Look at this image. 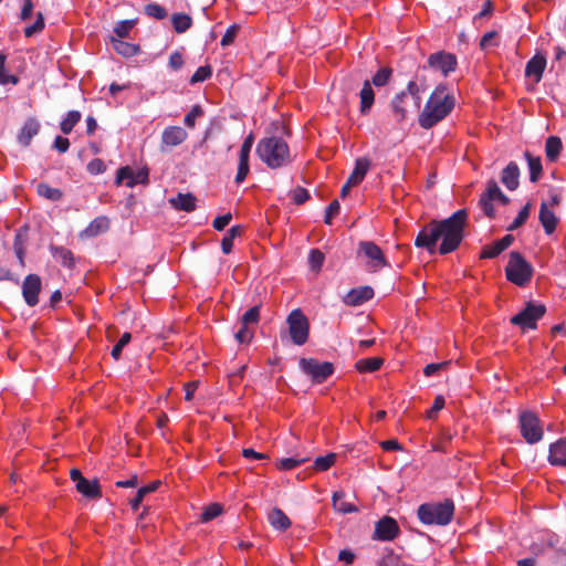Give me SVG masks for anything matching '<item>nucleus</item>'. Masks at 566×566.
I'll list each match as a JSON object with an SVG mask.
<instances>
[{
  "mask_svg": "<svg viewBox=\"0 0 566 566\" xmlns=\"http://www.w3.org/2000/svg\"><path fill=\"white\" fill-rule=\"evenodd\" d=\"M446 91L447 86L440 84L431 93L421 114L419 115L418 120L422 128H432L452 112L455 101L454 97Z\"/></svg>",
  "mask_w": 566,
  "mask_h": 566,
  "instance_id": "f03ea898",
  "label": "nucleus"
},
{
  "mask_svg": "<svg viewBox=\"0 0 566 566\" xmlns=\"http://www.w3.org/2000/svg\"><path fill=\"white\" fill-rule=\"evenodd\" d=\"M40 127H41V125L36 118H33V117L28 118L24 122V124L18 135L19 143L24 147L29 146L32 138L39 134Z\"/></svg>",
  "mask_w": 566,
  "mask_h": 566,
  "instance_id": "b1692460",
  "label": "nucleus"
},
{
  "mask_svg": "<svg viewBox=\"0 0 566 566\" xmlns=\"http://www.w3.org/2000/svg\"><path fill=\"white\" fill-rule=\"evenodd\" d=\"M212 75V67L210 65H203L197 69L193 75L190 78L191 84H196L199 82H205Z\"/></svg>",
  "mask_w": 566,
  "mask_h": 566,
  "instance_id": "864d4df0",
  "label": "nucleus"
},
{
  "mask_svg": "<svg viewBox=\"0 0 566 566\" xmlns=\"http://www.w3.org/2000/svg\"><path fill=\"white\" fill-rule=\"evenodd\" d=\"M336 461L335 453H328L324 457H317L314 461V468L317 471H326L328 470Z\"/></svg>",
  "mask_w": 566,
  "mask_h": 566,
  "instance_id": "49530a36",
  "label": "nucleus"
},
{
  "mask_svg": "<svg viewBox=\"0 0 566 566\" xmlns=\"http://www.w3.org/2000/svg\"><path fill=\"white\" fill-rule=\"evenodd\" d=\"M289 333L292 342L297 345H304L308 339L310 323L307 317L303 314L300 308L293 310L287 318Z\"/></svg>",
  "mask_w": 566,
  "mask_h": 566,
  "instance_id": "6e6552de",
  "label": "nucleus"
},
{
  "mask_svg": "<svg viewBox=\"0 0 566 566\" xmlns=\"http://www.w3.org/2000/svg\"><path fill=\"white\" fill-rule=\"evenodd\" d=\"M300 368L311 377L314 384L324 382L334 373V365L329 361H318L315 358H301Z\"/></svg>",
  "mask_w": 566,
  "mask_h": 566,
  "instance_id": "9d476101",
  "label": "nucleus"
},
{
  "mask_svg": "<svg viewBox=\"0 0 566 566\" xmlns=\"http://www.w3.org/2000/svg\"><path fill=\"white\" fill-rule=\"evenodd\" d=\"M532 203L527 202L521 211L517 213L516 218L513 222L506 228L507 231H514L521 228L528 219L531 212Z\"/></svg>",
  "mask_w": 566,
  "mask_h": 566,
  "instance_id": "ea45409f",
  "label": "nucleus"
},
{
  "mask_svg": "<svg viewBox=\"0 0 566 566\" xmlns=\"http://www.w3.org/2000/svg\"><path fill=\"white\" fill-rule=\"evenodd\" d=\"M344 497H345V493L343 491L334 492V494L332 496L334 509L337 512L343 513V514L358 512V507L356 505H354L353 503H348V502L344 501Z\"/></svg>",
  "mask_w": 566,
  "mask_h": 566,
  "instance_id": "473e14b6",
  "label": "nucleus"
},
{
  "mask_svg": "<svg viewBox=\"0 0 566 566\" xmlns=\"http://www.w3.org/2000/svg\"><path fill=\"white\" fill-rule=\"evenodd\" d=\"M148 169L146 168L134 171L129 166H124L117 170L115 184L119 186L125 181L126 187L133 188L138 184H148Z\"/></svg>",
  "mask_w": 566,
  "mask_h": 566,
  "instance_id": "f8f14e48",
  "label": "nucleus"
},
{
  "mask_svg": "<svg viewBox=\"0 0 566 566\" xmlns=\"http://www.w3.org/2000/svg\"><path fill=\"white\" fill-rule=\"evenodd\" d=\"M538 219L544 228L546 234H552L556 230L558 218L555 212L548 207L547 202H542L539 208Z\"/></svg>",
  "mask_w": 566,
  "mask_h": 566,
  "instance_id": "412c9836",
  "label": "nucleus"
},
{
  "mask_svg": "<svg viewBox=\"0 0 566 566\" xmlns=\"http://www.w3.org/2000/svg\"><path fill=\"white\" fill-rule=\"evenodd\" d=\"M409 104V97L405 91L397 93L392 97L390 106L398 123H401L407 117Z\"/></svg>",
  "mask_w": 566,
  "mask_h": 566,
  "instance_id": "4be33fe9",
  "label": "nucleus"
},
{
  "mask_svg": "<svg viewBox=\"0 0 566 566\" xmlns=\"http://www.w3.org/2000/svg\"><path fill=\"white\" fill-rule=\"evenodd\" d=\"M42 289V281L38 274H28L22 283V295L24 302L33 307L39 303V293Z\"/></svg>",
  "mask_w": 566,
  "mask_h": 566,
  "instance_id": "2eb2a0df",
  "label": "nucleus"
},
{
  "mask_svg": "<svg viewBox=\"0 0 566 566\" xmlns=\"http://www.w3.org/2000/svg\"><path fill=\"white\" fill-rule=\"evenodd\" d=\"M222 513V506L218 503L210 504L207 506L200 515V521L206 523L216 517H218Z\"/></svg>",
  "mask_w": 566,
  "mask_h": 566,
  "instance_id": "de8ad7c7",
  "label": "nucleus"
},
{
  "mask_svg": "<svg viewBox=\"0 0 566 566\" xmlns=\"http://www.w3.org/2000/svg\"><path fill=\"white\" fill-rule=\"evenodd\" d=\"M545 313L546 306L544 304H535L530 301L520 313L511 317L510 322L511 324L521 327L522 331L536 329L537 322L545 315Z\"/></svg>",
  "mask_w": 566,
  "mask_h": 566,
  "instance_id": "423d86ee",
  "label": "nucleus"
},
{
  "mask_svg": "<svg viewBox=\"0 0 566 566\" xmlns=\"http://www.w3.org/2000/svg\"><path fill=\"white\" fill-rule=\"evenodd\" d=\"M374 297V290L366 285L352 289L345 296L344 303L349 306H358Z\"/></svg>",
  "mask_w": 566,
  "mask_h": 566,
  "instance_id": "a211bd4d",
  "label": "nucleus"
},
{
  "mask_svg": "<svg viewBox=\"0 0 566 566\" xmlns=\"http://www.w3.org/2000/svg\"><path fill=\"white\" fill-rule=\"evenodd\" d=\"M357 258L366 260L369 272H377L388 265L382 250L373 241H360L358 243Z\"/></svg>",
  "mask_w": 566,
  "mask_h": 566,
  "instance_id": "0eeeda50",
  "label": "nucleus"
},
{
  "mask_svg": "<svg viewBox=\"0 0 566 566\" xmlns=\"http://www.w3.org/2000/svg\"><path fill=\"white\" fill-rule=\"evenodd\" d=\"M135 22L134 20L118 21L114 28V35L116 39H125L129 35Z\"/></svg>",
  "mask_w": 566,
  "mask_h": 566,
  "instance_id": "c03bdc74",
  "label": "nucleus"
},
{
  "mask_svg": "<svg viewBox=\"0 0 566 566\" xmlns=\"http://www.w3.org/2000/svg\"><path fill=\"white\" fill-rule=\"evenodd\" d=\"M132 340V334L126 332L122 335L119 340L114 345L111 355L115 360H118L122 355L123 348Z\"/></svg>",
  "mask_w": 566,
  "mask_h": 566,
  "instance_id": "8fccbe9b",
  "label": "nucleus"
},
{
  "mask_svg": "<svg viewBox=\"0 0 566 566\" xmlns=\"http://www.w3.org/2000/svg\"><path fill=\"white\" fill-rule=\"evenodd\" d=\"M524 156L530 168V180L532 182H537L543 172L541 158L534 157L530 151H525Z\"/></svg>",
  "mask_w": 566,
  "mask_h": 566,
  "instance_id": "f704fd0d",
  "label": "nucleus"
},
{
  "mask_svg": "<svg viewBox=\"0 0 566 566\" xmlns=\"http://www.w3.org/2000/svg\"><path fill=\"white\" fill-rule=\"evenodd\" d=\"M268 521L274 530L280 532L286 531L292 524L289 516L279 507H273L269 512Z\"/></svg>",
  "mask_w": 566,
  "mask_h": 566,
  "instance_id": "a878e982",
  "label": "nucleus"
},
{
  "mask_svg": "<svg viewBox=\"0 0 566 566\" xmlns=\"http://www.w3.org/2000/svg\"><path fill=\"white\" fill-rule=\"evenodd\" d=\"M202 108L199 105H195L190 112L185 116L184 123L189 128H193L196 125V119L202 115Z\"/></svg>",
  "mask_w": 566,
  "mask_h": 566,
  "instance_id": "680f3d73",
  "label": "nucleus"
},
{
  "mask_svg": "<svg viewBox=\"0 0 566 566\" xmlns=\"http://www.w3.org/2000/svg\"><path fill=\"white\" fill-rule=\"evenodd\" d=\"M340 205L337 199L333 200L325 210L324 222L326 224L332 223V219L339 213Z\"/></svg>",
  "mask_w": 566,
  "mask_h": 566,
  "instance_id": "0e129e2a",
  "label": "nucleus"
},
{
  "mask_svg": "<svg viewBox=\"0 0 566 566\" xmlns=\"http://www.w3.org/2000/svg\"><path fill=\"white\" fill-rule=\"evenodd\" d=\"M196 197L188 193H178L176 197L169 199V203L172 208L180 211L191 212L196 209Z\"/></svg>",
  "mask_w": 566,
  "mask_h": 566,
  "instance_id": "bb28decb",
  "label": "nucleus"
},
{
  "mask_svg": "<svg viewBox=\"0 0 566 566\" xmlns=\"http://www.w3.org/2000/svg\"><path fill=\"white\" fill-rule=\"evenodd\" d=\"M418 518L426 525H448L454 515V503L451 499L442 502L423 503L418 507Z\"/></svg>",
  "mask_w": 566,
  "mask_h": 566,
  "instance_id": "20e7f679",
  "label": "nucleus"
},
{
  "mask_svg": "<svg viewBox=\"0 0 566 566\" xmlns=\"http://www.w3.org/2000/svg\"><path fill=\"white\" fill-rule=\"evenodd\" d=\"M563 149L562 139L558 136H549L545 143V154L549 161H556Z\"/></svg>",
  "mask_w": 566,
  "mask_h": 566,
  "instance_id": "72a5a7b5",
  "label": "nucleus"
},
{
  "mask_svg": "<svg viewBox=\"0 0 566 566\" xmlns=\"http://www.w3.org/2000/svg\"><path fill=\"white\" fill-rule=\"evenodd\" d=\"M548 461L552 465L566 467V439L551 444Z\"/></svg>",
  "mask_w": 566,
  "mask_h": 566,
  "instance_id": "393cba45",
  "label": "nucleus"
},
{
  "mask_svg": "<svg viewBox=\"0 0 566 566\" xmlns=\"http://www.w3.org/2000/svg\"><path fill=\"white\" fill-rule=\"evenodd\" d=\"M380 566H405V565L398 555L390 552L382 557V559L380 562Z\"/></svg>",
  "mask_w": 566,
  "mask_h": 566,
  "instance_id": "774afa93",
  "label": "nucleus"
},
{
  "mask_svg": "<svg viewBox=\"0 0 566 566\" xmlns=\"http://www.w3.org/2000/svg\"><path fill=\"white\" fill-rule=\"evenodd\" d=\"M370 168V160L366 157L357 158L355 167L349 177L347 178L348 184L359 185Z\"/></svg>",
  "mask_w": 566,
  "mask_h": 566,
  "instance_id": "c85d7f7f",
  "label": "nucleus"
},
{
  "mask_svg": "<svg viewBox=\"0 0 566 566\" xmlns=\"http://www.w3.org/2000/svg\"><path fill=\"white\" fill-rule=\"evenodd\" d=\"M359 98H360V106L359 112L363 115H366L370 112L374 102H375V93L371 87V83L366 80L363 84V87L359 92Z\"/></svg>",
  "mask_w": 566,
  "mask_h": 566,
  "instance_id": "cd10ccee",
  "label": "nucleus"
},
{
  "mask_svg": "<svg viewBox=\"0 0 566 566\" xmlns=\"http://www.w3.org/2000/svg\"><path fill=\"white\" fill-rule=\"evenodd\" d=\"M13 249L21 265L24 264V240L21 232L14 235Z\"/></svg>",
  "mask_w": 566,
  "mask_h": 566,
  "instance_id": "13d9d810",
  "label": "nucleus"
},
{
  "mask_svg": "<svg viewBox=\"0 0 566 566\" xmlns=\"http://www.w3.org/2000/svg\"><path fill=\"white\" fill-rule=\"evenodd\" d=\"M325 260L324 253L318 249H312L308 254V264L312 271L318 273Z\"/></svg>",
  "mask_w": 566,
  "mask_h": 566,
  "instance_id": "a19ab883",
  "label": "nucleus"
},
{
  "mask_svg": "<svg viewBox=\"0 0 566 566\" xmlns=\"http://www.w3.org/2000/svg\"><path fill=\"white\" fill-rule=\"evenodd\" d=\"M292 197H293V202L295 205L300 206V205H303L304 202H306L311 196H310V192L307 191V189L298 186L292 191Z\"/></svg>",
  "mask_w": 566,
  "mask_h": 566,
  "instance_id": "e2e57ef3",
  "label": "nucleus"
},
{
  "mask_svg": "<svg viewBox=\"0 0 566 566\" xmlns=\"http://www.w3.org/2000/svg\"><path fill=\"white\" fill-rule=\"evenodd\" d=\"M307 460H308L307 458H298V457L282 458L276 461V467L283 471H290V470L303 464Z\"/></svg>",
  "mask_w": 566,
  "mask_h": 566,
  "instance_id": "37998d69",
  "label": "nucleus"
},
{
  "mask_svg": "<svg viewBox=\"0 0 566 566\" xmlns=\"http://www.w3.org/2000/svg\"><path fill=\"white\" fill-rule=\"evenodd\" d=\"M391 74H392V69L387 67V66L381 67L373 76L371 83L377 87L385 86L389 82Z\"/></svg>",
  "mask_w": 566,
  "mask_h": 566,
  "instance_id": "a18cd8bd",
  "label": "nucleus"
},
{
  "mask_svg": "<svg viewBox=\"0 0 566 566\" xmlns=\"http://www.w3.org/2000/svg\"><path fill=\"white\" fill-rule=\"evenodd\" d=\"M171 23L177 33H184L191 27L192 19L186 13H174L171 15Z\"/></svg>",
  "mask_w": 566,
  "mask_h": 566,
  "instance_id": "4c0bfd02",
  "label": "nucleus"
},
{
  "mask_svg": "<svg viewBox=\"0 0 566 566\" xmlns=\"http://www.w3.org/2000/svg\"><path fill=\"white\" fill-rule=\"evenodd\" d=\"M400 532L397 521L390 516L381 517L375 524L374 538L382 542L392 541Z\"/></svg>",
  "mask_w": 566,
  "mask_h": 566,
  "instance_id": "ddd939ff",
  "label": "nucleus"
},
{
  "mask_svg": "<svg viewBox=\"0 0 566 566\" xmlns=\"http://www.w3.org/2000/svg\"><path fill=\"white\" fill-rule=\"evenodd\" d=\"M468 218V210L459 209L446 219L431 220L417 234L415 247L426 249L430 254L437 251L441 255L452 253L465 237Z\"/></svg>",
  "mask_w": 566,
  "mask_h": 566,
  "instance_id": "f257e3e1",
  "label": "nucleus"
},
{
  "mask_svg": "<svg viewBox=\"0 0 566 566\" xmlns=\"http://www.w3.org/2000/svg\"><path fill=\"white\" fill-rule=\"evenodd\" d=\"M6 60H7L6 54L0 53V84L6 85V84L10 83V84L15 85L19 83V77L13 74H7Z\"/></svg>",
  "mask_w": 566,
  "mask_h": 566,
  "instance_id": "79ce46f5",
  "label": "nucleus"
},
{
  "mask_svg": "<svg viewBox=\"0 0 566 566\" xmlns=\"http://www.w3.org/2000/svg\"><path fill=\"white\" fill-rule=\"evenodd\" d=\"M255 153L260 160L271 169L286 167L293 161L287 143L277 136L260 139Z\"/></svg>",
  "mask_w": 566,
  "mask_h": 566,
  "instance_id": "7ed1b4c3",
  "label": "nucleus"
},
{
  "mask_svg": "<svg viewBox=\"0 0 566 566\" xmlns=\"http://www.w3.org/2000/svg\"><path fill=\"white\" fill-rule=\"evenodd\" d=\"M428 66L440 71L444 76L453 72L457 66V57L451 53L438 52L428 57Z\"/></svg>",
  "mask_w": 566,
  "mask_h": 566,
  "instance_id": "f3484780",
  "label": "nucleus"
},
{
  "mask_svg": "<svg viewBox=\"0 0 566 566\" xmlns=\"http://www.w3.org/2000/svg\"><path fill=\"white\" fill-rule=\"evenodd\" d=\"M405 92L408 94L409 101H413V105L418 109L421 103L419 85L415 81H410Z\"/></svg>",
  "mask_w": 566,
  "mask_h": 566,
  "instance_id": "09e8293b",
  "label": "nucleus"
},
{
  "mask_svg": "<svg viewBox=\"0 0 566 566\" xmlns=\"http://www.w3.org/2000/svg\"><path fill=\"white\" fill-rule=\"evenodd\" d=\"M82 114L78 111H70L60 123V129L63 134H70L75 125L81 120Z\"/></svg>",
  "mask_w": 566,
  "mask_h": 566,
  "instance_id": "e433bc0d",
  "label": "nucleus"
},
{
  "mask_svg": "<svg viewBox=\"0 0 566 566\" xmlns=\"http://www.w3.org/2000/svg\"><path fill=\"white\" fill-rule=\"evenodd\" d=\"M534 269L532 264L517 251L510 253L509 262L505 266L506 280L517 286L527 285L533 277Z\"/></svg>",
  "mask_w": 566,
  "mask_h": 566,
  "instance_id": "39448f33",
  "label": "nucleus"
},
{
  "mask_svg": "<svg viewBox=\"0 0 566 566\" xmlns=\"http://www.w3.org/2000/svg\"><path fill=\"white\" fill-rule=\"evenodd\" d=\"M520 168L515 161H510L502 170L501 182L511 191L517 189L520 181Z\"/></svg>",
  "mask_w": 566,
  "mask_h": 566,
  "instance_id": "5701e85b",
  "label": "nucleus"
},
{
  "mask_svg": "<svg viewBox=\"0 0 566 566\" xmlns=\"http://www.w3.org/2000/svg\"><path fill=\"white\" fill-rule=\"evenodd\" d=\"M145 13L151 18H155L157 20H161L164 18H166L167 15V11L166 9L158 4V3H148L146 7H145Z\"/></svg>",
  "mask_w": 566,
  "mask_h": 566,
  "instance_id": "5fc2aeb1",
  "label": "nucleus"
},
{
  "mask_svg": "<svg viewBox=\"0 0 566 566\" xmlns=\"http://www.w3.org/2000/svg\"><path fill=\"white\" fill-rule=\"evenodd\" d=\"M260 318V306L255 305L251 308H249L241 317L242 324L250 325V324H256Z\"/></svg>",
  "mask_w": 566,
  "mask_h": 566,
  "instance_id": "6e6d98bb",
  "label": "nucleus"
},
{
  "mask_svg": "<svg viewBox=\"0 0 566 566\" xmlns=\"http://www.w3.org/2000/svg\"><path fill=\"white\" fill-rule=\"evenodd\" d=\"M240 30V25L239 24H231L227 30H226V33L223 34L221 41H220V44L221 46L226 48L230 44L233 43L238 32Z\"/></svg>",
  "mask_w": 566,
  "mask_h": 566,
  "instance_id": "4d7b16f0",
  "label": "nucleus"
},
{
  "mask_svg": "<svg viewBox=\"0 0 566 566\" xmlns=\"http://www.w3.org/2000/svg\"><path fill=\"white\" fill-rule=\"evenodd\" d=\"M109 229V219L106 216H99L93 219L88 226L78 234L81 239H90L107 232Z\"/></svg>",
  "mask_w": 566,
  "mask_h": 566,
  "instance_id": "6ab92c4d",
  "label": "nucleus"
},
{
  "mask_svg": "<svg viewBox=\"0 0 566 566\" xmlns=\"http://www.w3.org/2000/svg\"><path fill=\"white\" fill-rule=\"evenodd\" d=\"M159 485H160V481H154L150 484L145 485V486L138 489L135 497L132 499L130 502H129L132 509L134 511H137L139 509L142 502H143L144 497L147 494H149L151 492H155L159 488Z\"/></svg>",
  "mask_w": 566,
  "mask_h": 566,
  "instance_id": "c9c22d12",
  "label": "nucleus"
},
{
  "mask_svg": "<svg viewBox=\"0 0 566 566\" xmlns=\"http://www.w3.org/2000/svg\"><path fill=\"white\" fill-rule=\"evenodd\" d=\"M36 191L41 197L52 201H60L63 198L62 190L59 188H52L48 184H39Z\"/></svg>",
  "mask_w": 566,
  "mask_h": 566,
  "instance_id": "58836bf2",
  "label": "nucleus"
},
{
  "mask_svg": "<svg viewBox=\"0 0 566 566\" xmlns=\"http://www.w3.org/2000/svg\"><path fill=\"white\" fill-rule=\"evenodd\" d=\"M188 137V133L180 126H168L161 133L160 151L166 153L172 147L179 146Z\"/></svg>",
  "mask_w": 566,
  "mask_h": 566,
  "instance_id": "4468645a",
  "label": "nucleus"
},
{
  "mask_svg": "<svg viewBox=\"0 0 566 566\" xmlns=\"http://www.w3.org/2000/svg\"><path fill=\"white\" fill-rule=\"evenodd\" d=\"M520 429L522 437L530 444L537 443L543 439L541 420L533 411H523L520 415Z\"/></svg>",
  "mask_w": 566,
  "mask_h": 566,
  "instance_id": "1a4fd4ad",
  "label": "nucleus"
},
{
  "mask_svg": "<svg viewBox=\"0 0 566 566\" xmlns=\"http://www.w3.org/2000/svg\"><path fill=\"white\" fill-rule=\"evenodd\" d=\"M384 359L381 357H368L358 359L355 368L359 373H373L381 368Z\"/></svg>",
  "mask_w": 566,
  "mask_h": 566,
  "instance_id": "2f4dec72",
  "label": "nucleus"
},
{
  "mask_svg": "<svg viewBox=\"0 0 566 566\" xmlns=\"http://www.w3.org/2000/svg\"><path fill=\"white\" fill-rule=\"evenodd\" d=\"M504 250L499 244L497 241L493 242L492 244L484 245L482 249V252L480 254L481 259H493L500 255Z\"/></svg>",
  "mask_w": 566,
  "mask_h": 566,
  "instance_id": "603ef678",
  "label": "nucleus"
},
{
  "mask_svg": "<svg viewBox=\"0 0 566 566\" xmlns=\"http://www.w3.org/2000/svg\"><path fill=\"white\" fill-rule=\"evenodd\" d=\"M253 143H254L253 134H249L244 138V140L241 145V149L239 153L238 171H237V175L234 178L237 184H241L247 178V176L250 171L249 157H250V151L252 149Z\"/></svg>",
  "mask_w": 566,
  "mask_h": 566,
  "instance_id": "dca6fc26",
  "label": "nucleus"
},
{
  "mask_svg": "<svg viewBox=\"0 0 566 566\" xmlns=\"http://www.w3.org/2000/svg\"><path fill=\"white\" fill-rule=\"evenodd\" d=\"M501 193H502V190L500 189L497 182L494 179H490L486 182V189L482 195L484 197L489 198L490 200L494 201V200H497V198Z\"/></svg>",
  "mask_w": 566,
  "mask_h": 566,
  "instance_id": "bf43d9fd",
  "label": "nucleus"
},
{
  "mask_svg": "<svg viewBox=\"0 0 566 566\" xmlns=\"http://www.w3.org/2000/svg\"><path fill=\"white\" fill-rule=\"evenodd\" d=\"M479 207L482 209V211L488 218L493 219L495 217V208L493 201L484 197L483 195L480 196Z\"/></svg>",
  "mask_w": 566,
  "mask_h": 566,
  "instance_id": "052dcab7",
  "label": "nucleus"
},
{
  "mask_svg": "<svg viewBox=\"0 0 566 566\" xmlns=\"http://www.w3.org/2000/svg\"><path fill=\"white\" fill-rule=\"evenodd\" d=\"M240 324H241V326H240L239 331L234 334V337L241 344L248 343L251 340L253 334L249 329L248 325L242 324V323H240Z\"/></svg>",
  "mask_w": 566,
  "mask_h": 566,
  "instance_id": "338daca9",
  "label": "nucleus"
},
{
  "mask_svg": "<svg viewBox=\"0 0 566 566\" xmlns=\"http://www.w3.org/2000/svg\"><path fill=\"white\" fill-rule=\"evenodd\" d=\"M111 42L113 49L123 56H134L138 53L139 46L136 44L128 43L124 41V39H116L115 36H111Z\"/></svg>",
  "mask_w": 566,
  "mask_h": 566,
  "instance_id": "7c9ffc66",
  "label": "nucleus"
},
{
  "mask_svg": "<svg viewBox=\"0 0 566 566\" xmlns=\"http://www.w3.org/2000/svg\"><path fill=\"white\" fill-rule=\"evenodd\" d=\"M44 27H45L44 17H43L42 12H38L35 22L24 29V35L27 38H31L35 33L41 32L44 29Z\"/></svg>",
  "mask_w": 566,
  "mask_h": 566,
  "instance_id": "3c124183",
  "label": "nucleus"
},
{
  "mask_svg": "<svg viewBox=\"0 0 566 566\" xmlns=\"http://www.w3.org/2000/svg\"><path fill=\"white\" fill-rule=\"evenodd\" d=\"M106 170V165L99 158H94L87 164V171L91 175H99Z\"/></svg>",
  "mask_w": 566,
  "mask_h": 566,
  "instance_id": "69168bd1",
  "label": "nucleus"
},
{
  "mask_svg": "<svg viewBox=\"0 0 566 566\" xmlns=\"http://www.w3.org/2000/svg\"><path fill=\"white\" fill-rule=\"evenodd\" d=\"M50 251L53 258L65 268H73L75 265L74 255L71 250L64 247L50 245Z\"/></svg>",
  "mask_w": 566,
  "mask_h": 566,
  "instance_id": "c756f323",
  "label": "nucleus"
},
{
  "mask_svg": "<svg viewBox=\"0 0 566 566\" xmlns=\"http://www.w3.org/2000/svg\"><path fill=\"white\" fill-rule=\"evenodd\" d=\"M546 56L542 53L535 54L525 66V76H533L535 82H541L545 67H546Z\"/></svg>",
  "mask_w": 566,
  "mask_h": 566,
  "instance_id": "aec40b11",
  "label": "nucleus"
},
{
  "mask_svg": "<svg viewBox=\"0 0 566 566\" xmlns=\"http://www.w3.org/2000/svg\"><path fill=\"white\" fill-rule=\"evenodd\" d=\"M70 478L75 483L76 491L84 497L90 500L102 497V490L97 479L88 480L75 468L70 471Z\"/></svg>",
  "mask_w": 566,
  "mask_h": 566,
  "instance_id": "9b49d317",
  "label": "nucleus"
}]
</instances>
